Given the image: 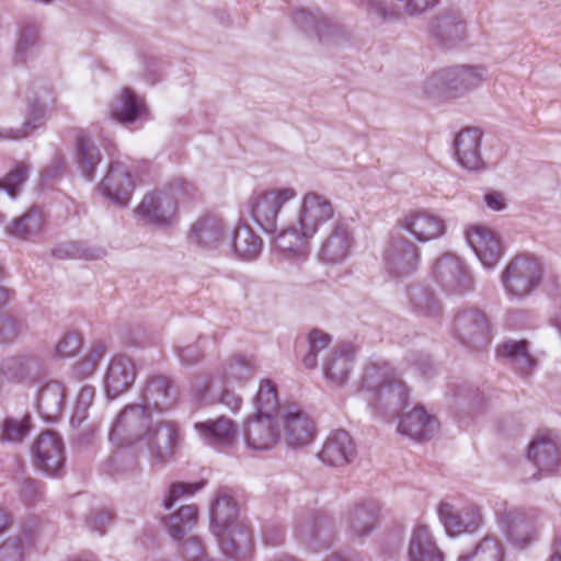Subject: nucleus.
Masks as SVG:
<instances>
[{"instance_id": "obj_63", "label": "nucleus", "mask_w": 561, "mask_h": 561, "mask_svg": "<svg viewBox=\"0 0 561 561\" xmlns=\"http://www.w3.org/2000/svg\"><path fill=\"white\" fill-rule=\"evenodd\" d=\"M19 333L15 320L11 317L0 318V342H10Z\"/></svg>"}, {"instance_id": "obj_18", "label": "nucleus", "mask_w": 561, "mask_h": 561, "mask_svg": "<svg viewBox=\"0 0 561 561\" xmlns=\"http://www.w3.org/2000/svg\"><path fill=\"white\" fill-rule=\"evenodd\" d=\"M354 238L347 224L336 221L322 241L319 259L327 264L342 263L350 254Z\"/></svg>"}, {"instance_id": "obj_47", "label": "nucleus", "mask_w": 561, "mask_h": 561, "mask_svg": "<svg viewBox=\"0 0 561 561\" xmlns=\"http://www.w3.org/2000/svg\"><path fill=\"white\" fill-rule=\"evenodd\" d=\"M78 163L82 174L92 180L96 165L101 161V153L94 144L83 135L77 137Z\"/></svg>"}, {"instance_id": "obj_62", "label": "nucleus", "mask_w": 561, "mask_h": 561, "mask_svg": "<svg viewBox=\"0 0 561 561\" xmlns=\"http://www.w3.org/2000/svg\"><path fill=\"white\" fill-rule=\"evenodd\" d=\"M66 161L61 154H56L51 163L42 172V178L45 181H53L58 179L65 171Z\"/></svg>"}, {"instance_id": "obj_27", "label": "nucleus", "mask_w": 561, "mask_h": 561, "mask_svg": "<svg viewBox=\"0 0 561 561\" xmlns=\"http://www.w3.org/2000/svg\"><path fill=\"white\" fill-rule=\"evenodd\" d=\"M438 430L436 417L426 413V411L416 407L411 412L401 415L398 431L414 440L430 439Z\"/></svg>"}, {"instance_id": "obj_9", "label": "nucleus", "mask_w": 561, "mask_h": 561, "mask_svg": "<svg viewBox=\"0 0 561 561\" xmlns=\"http://www.w3.org/2000/svg\"><path fill=\"white\" fill-rule=\"evenodd\" d=\"M435 280L448 293L461 295L472 289V278L463 262L456 255L446 253L434 264Z\"/></svg>"}, {"instance_id": "obj_34", "label": "nucleus", "mask_w": 561, "mask_h": 561, "mask_svg": "<svg viewBox=\"0 0 561 561\" xmlns=\"http://www.w3.org/2000/svg\"><path fill=\"white\" fill-rule=\"evenodd\" d=\"M496 355L506 360L518 374L528 375L536 366L526 340H508L496 348Z\"/></svg>"}, {"instance_id": "obj_21", "label": "nucleus", "mask_w": 561, "mask_h": 561, "mask_svg": "<svg viewBox=\"0 0 561 561\" xmlns=\"http://www.w3.org/2000/svg\"><path fill=\"white\" fill-rule=\"evenodd\" d=\"M284 440L291 448L309 445L316 435L313 421L299 410L288 409L282 416Z\"/></svg>"}, {"instance_id": "obj_31", "label": "nucleus", "mask_w": 561, "mask_h": 561, "mask_svg": "<svg viewBox=\"0 0 561 561\" xmlns=\"http://www.w3.org/2000/svg\"><path fill=\"white\" fill-rule=\"evenodd\" d=\"M65 387L57 380L43 385L36 398V408L39 415L47 422H56L65 407Z\"/></svg>"}, {"instance_id": "obj_61", "label": "nucleus", "mask_w": 561, "mask_h": 561, "mask_svg": "<svg viewBox=\"0 0 561 561\" xmlns=\"http://www.w3.org/2000/svg\"><path fill=\"white\" fill-rule=\"evenodd\" d=\"M178 356L183 365H194L202 358V350L197 344L176 347Z\"/></svg>"}, {"instance_id": "obj_46", "label": "nucleus", "mask_w": 561, "mask_h": 561, "mask_svg": "<svg viewBox=\"0 0 561 561\" xmlns=\"http://www.w3.org/2000/svg\"><path fill=\"white\" fill-rule=\"evenodd\" d=\"M39 30L35 22L27 21L21 25L14 54L16 64H24L33 55L39 41Z\"/></svg>"}, {"instance_id": "obj_49", "label": "nucleus", "mask_w": 561, "mask_h": 561, "mask_svg": "<svg viewBox=\"0 0 561 561\" xmlns=\"http://www.w3.org/2000/svg\"><path fill=\"white\" fill-rule=\"evenodd\" d=\"M55 257L66 259H84L98 260L101 259L105 252L102 249H94L81 242L62 243L51 250Z\"/></svg>"}, {"instance_id": "obj_58", "label": "nucleus", "mask_w": 561, "mask_h": 561, "mask_svg": "<svg viewBox=\"0 0 561 561\" xmlns=\"http://www.w3.org/2000/svg\"><path fill=\"white\" fill-rule=\"evenodd\" d=\"M204 483H184L178 482L170 486L168 496L163 501V505L167 510H170L174 503L183 495L194 494L196 491L203 488Z\"/></svg>"}, {"instance_id": "obj_40", "label": "nucleus", "mask_w": 561, "mask_h": 561, "mask_svg": "<svg viewBox=\"0 0 561 561\" xmlns=\"http://www.w3.org/2000/svg\"><path fill=\"white\" fill-rule=\"evenodd\" d=\"M226 232L224 221L216 216H206L198 219L191 229V238L203 247L217 244Z\"/></svg>"}, {"instance_id": "obj_39", "label": "nucleus", "mask_w": 561, "mask_h": 561, "mask_svg": "<svg viewBox=\"0 0 561 561\" xmlns=\"http://www.w3.org/2000/svg\"><path fill=\"white\" fill-rule=\"evenodd\" d=\"M294 22L304 31H313L321 42L337 32V25L330 22L319 9L307 10L300 9L294 14Z\"/></svg>"}, {"instance_id": "obj_10", "label": "nucleus", "mask_w": 561, "mask_h": 561, "mask_svg": "<svg viewBox=\"0 0 561 561\" xmlns=\"http://www.w3.org/2000/svg\"><path fill=\"white\" fill-rule=\"evenodd\" d=\"M34 466L49 477H60L64 472V444L53 432L38 436L34 446Z\"/></svg>"}, {"instance_id": "obj_22", "label": "nucleus", "mask_w": 561, "mask_h": 561, "mask_svg": "<svg viewBox=\"0 0 561 561\" xmlns=\"http://www.w3.org/2000/svg\"><path fill=\"white\" fill-rule=\"evenodd\" d=\"M438 515L446 533L450 536L472 533L482 522L480 510L476 506H467L457 511L451 504L444 502L438 506Z\"/></svg>"}, {"instance_id": "obj_57", "label": "nucleus", "mask_w": 561, "mask_h": 561, "mask_svg": "<svg viewBox=\"0 0 561 561\" xmlns=\"http://www.w3.org/2000/svg\"><path fill=\"white\" fill-rule=\"evenodd\" d=\"M0 561H24V543L19 537H10L0 545Z\"/></svg>"}, {"instance_id": "obj_36", "label": "nucleus", "mask_w": 561, "mask_h": 561, "mask_svg": "<svg viewBox=\"0 0 561 561\" xmlns=\"http://www.w3.org/2000/svg\"><path fill=\"white\" fill-rule=\"evenodd\" d=\"M353 354V346L351 344L336 346L324 359L323 373L325 378L337 385L343 383L351 371Z\"/></svg>"}, {"instance_id": "obj_23", "label": "nucleus", "mask_w": 561, "mask_h": 561, "mask_svg": "<svg viewBox=\"0 0 561 561\" xmlns=\"http://www.w3.org/2000/svg\"><path fill=\"white\" fill-rule=\"evenodd\" d=\"M136 378V366L134 362L125 355L114 356L106 369L104 377V387L106 396L110 399L118 397L129 389Z\"/></svg>"}, {"instance_id": "obj_12", "label": "nucleus", "mask_w": 561, "mask_h": 561, "mask_svg": "<svg viewBox=\"0 0 561 561\" xmlns=\"http://www.w3.org/2000/svg\"><path fill=\"white\" fill-rule=\"evenodd\" d=\"M456 337L463 344L479 348L489 343L486 316L478 309L459 312L454 322Z\"/></svg>"}, {"instance_id": "obj_17", "label": "nucleus", "mask_w": 561, "mask_h": 561, "mask_svg": "<svg viewBox=\"0 0 561 561\" xmlns=\"http://www.w3.org/2000/svg\"><path fill=\"white\" fill-rule=\"evenodd\" d=\"M483 133L476 127H468L458 133L454 140V151L458 163L468 171H481L485 163L481 156Z\"/></svg>"}, {"instance_id": "obj_8", "label": "nucleus", "mask_w": 561, "mask_h": 561, "mask_svg": "<svg viewBox=\"0 0 561 561\" xmlns=\"http://www.w3.org/2000/svg\"><path fill=\"white\" fill-rule=\"evenodd\" d=\"M420 249L402 234L389 238L383 251V264L387 272L394 277L411 275L417 267Z\"/></svg>"}, {"instance_id": "obj_29", "label": "nucleus", "mask_w": 561, "mask_h": 561, "mask_svg": "<svg viewBox=\"0 0 561 561\" xmlns=\"http://www.w3.org/2000/svg\"><path fill=\"white\" fill-rule=\"evenodd\" d=\"M296 221L283 224L279 233L273 240V248L286 259H301L308 255L307 240Z\"/></svg>"}, {"instance_id": "obj_26", "label": "nucleus", "mask_w": 561, "mask_h": 561, "mask_svg": "<svg viewBox=\"0 0 561 561\" xmlns=\"http://www.w3.org/2000/svg\"><path fill=\"white\" fill-rule=\"evenodd\" d=\"M430 34L442 47L451 48L466 38V24L459 13H443L432 21Z\"/></svg>"}, {"instance_id": "obj_20", "label": "nucleus", "mask_w": 561, "mask_h": 561, "mask_svg": "<svg viewBox=\"0 0 561 561\" xmlns=\"http://www.w3.org/2000/svg\"><path fill=\"white\" fill-rule=\"evenodd\" d=\"M527 457L537 468L530 479L554 473L561 466L560 448L547 436H538L530 443Z\"/></svg>"}, {"instance_id": "obj_14", "label": "nucleus", "mask_w": 561, "mask_h": 561, "mask_svg": "<svg viewBox=\"0 0 561 561\" xmlns=\"http://www.w3.org/2000/svg\"><path fill=\"white\" fill-rule=\"evenodd\" d=\"M469 245L486 268H493L504 253L497 233L489 227L474 225L466 231Z\"/></svg>"}, {"instance_id": "obj_25", "label": "nucleus", "mask_w": 561, "mask_h": 561, "mask_svg": "<svg viewBox=\"0 0 561 561\" xmlns=\"http://www.w3.org/2000/svg\"><path fill=\"white\" fill-rule=\"evenodd\" d=\"M356 456V446L344 430L332 432L325 439L319 458L327 465L340 467L350 463Z\"/></svg>"}, {"instance_id": "obj_60", "label": "nucleus", "mask_w": 561, "mask_h": 561, "mask_svg": "<svg viewBox=\"0 0 561 561\" xmlns=\"http://www.w3.org/2000/svg\"><path fill=\"white\" fill-rule=\"evenodd\" d=\"M113 520V514L107 510L93 511L87 517V525L92 530L104 533L107 525Z\"/></svg>"}, {"instance_id": "obj_3", "label": "nucleus", "mask_w": 561, "mask_h": 561, "mask_svg": "<svg viewBox=\"0 0 561 561\" xmlns=\"http://www.w3.org/2000/svg\"><path fill=\"white\" fill-rule=\"evenodd\" d=\"M192 190L193 186L184 180H173L167 187L145 195L135 214L145 224L169 227L175 220L179 199Z\"/></svg>"}, {"instance_id": "obj_51", "label": "nucleus", "mask_w": 561, "mask_h": 561, "mask_svg": "<svg viewBox=\"0 0 561 561\" xmlns=\"http://www.w3.org/2000/svg\"><path fill=\"white\" fill-rule=\"evenodd\" d=\"M410 299L414 309L424 316L437 317L440 313V306L434 293L427 287L411 288Z\"/></svg>"}, {"instance_id": "obj_2", "label": "nucleus", "mask_w": 561, "mask_h": 561, "mask_svg": "<svg viewBox=\"0 0 561 561\" xmlns=\"http://www.w3.org/2000/svg\"><path fill=\"white\" fill-rule=\"evenodd\" d=\"M367 401L376 412L398 415L408 404V388L388 363H371L363 376Z\"/></svg>"}, {"instance_id": "obj_24", "label": "nucleus", "mask_w": 561, "mask_h": 561, "mask_svg": "<svg viewBox=\"0 0 561 561\" xmlns=\"http://www.w3.org/2000/svg\"><path fill=\"white\" fill-rule=\"evenodd\" d=\"M201 438L216 449H227L237 440V427L232 420L219 416L216 420H207L195 424Z\"/></svg>"}, {"instance_id": "obj_35", "label": "nucleus", "mask_w": 561, "mask_h": 561, "mask_svg": "<svg viewBox=\"0 0 561 561\" xmlns=\"http://www.w3.org/2000/svg\"><path fill=\"white\" fill-rule=\"evenodd\" d=\"M110 112L112 118L118 123L131 124L142 116L146 112V105L133 90L124 88L112 102Z\"/></svg>"}, {"instance_id": "obj_53", "label": "nucleus", "mask_w": 561, "mask_h": 561, "mask_svg": "<svg viewBox=\"0 0 561 561\" xmlns=\"http://www.w3.org/2000/svg\"><path fill=\"white\" fill-rule=\"evenodd\" d=\"M30 164L24 161H19L14 167L0 180V190H3L12 198L16 197L23 183L26 181Z\"/></svg>"}, {"instance_id": "obj_45", "label": "nucleus", "mask_w": 561, "mask_h": 561, "mask_svg": "<svg viewBox=\"0 0 561 561\" xmlns=\"http://www.w3.org/2000/svg\"><path fill=\"white\" fill-rule=\"evenodd\" d=\"M45 116V106L37 102V100L30 101L25 113V121L23 127L19 129L7 128L0 130V139L19 140L28 136Z\"/></svg>"}, {"instance_id": "obj_30", "label": "nucleus", "mask_w": 561, "mask_h": 561, "mask_svg": "<svg viewBox=\"0 0 561 561\" xmlns=\"http://www.w3.org/2000/svg\"><path fill=\"white\" fill-rule=\"evenodd\" d=\"M408 561H444V554L427 526L419 525L412 530Z\"/></svg>"}, {"instance_id": "obj_33", "label": "nucleus", "mask_w": 561, "mask_h": 561, "mask_svg": "<svg viewBox=\"0 0 561 561\" xmlns=\"http://www.w3.org/2000/svg\"><path fill=\"white\" fill-rule=\"evenodd\" d=\"M150 455L160 462L168 461L175 449L178 433L170 424H159L144 436Z\"/></svg>"}, {"instance_id": "obj_54", "label": "nucleus", "mask_w": 561, "mask_h": 561, "mask_svg": "<svg viewBox=\"0 0 561 561\" xmlns=\"http://www.w3.org/2000/svg\"><path fill=\"white\" fill-rule=\"evenodd\" d=\"M28 360L11 357L0 362V382L21 381L28 376Z\"/></svg>"}, {"instance_id": "obj_56", "label": "nucleus", "mask_w": 561, "mask_h": 561, "mask_svg": "<svg viewBox=\"0 0 561 561\" xmlns=\"http://www.w3.org/2000/svg\"><path fill=\"white\" fill-rule=\"evenodd\" d=\"M106 352L107 347L103 342L93 343L89 353L76 364L77 374L83 378L91 376Z\"/></svg>"}, {"instance_id": "obj_38", "label": "nucleus", "mask_w": 561, "mask_h": 561, "mask_svg": "<svg viewBox=\"0 0 561 561\" xmlns=\"http://www.w3.org/2000/svg\"><path fill=\"white\" fill-rule=\"evenodd\" d=\"M43 226V211L39 207L33 206L23 215L13 219L7 227V232L14 238L30 240L41 233Z\"/></svg>"}, {"instance_id": "obj_1", "label": "nucleus", "mask_w": 561, "mask_h": 561, "mask_svg": "<svg viewBox=\"0 0 561 561\" xmlns=\"http://www.w3.org/2000/svg\"><path fill=\"white\" fill-rule=\"evenodd\" d=\"M210 524L225 556L245 561L252 553L253 539L249 526L238 518V506L229 495H219L210 510Z\"/></svg>"}, {"instance_id": "obj_15", "label": "nucleus", "mask_w": 561, "mask_h": 561, "mask_svg": "<svg viewBox=\"0 0 561 561\" xmlns=\"http://www.w3.org/2000/svg\"><path fill=\"white\" fill-rule=\"evenodd\" d=\"M399 222L419 242L442 238L447 230L442 217L425 209L411 210Z\"/></svg>"}, {"instance_id": "obj_42", "label": "nucleus", "mask_w": 561, "mask_h": 561, "mask_svg": "<svg viewBox=\"0 0 561 561\" xmlns=\"http://www.w3.org/2000/svg\"><path fill=\"white\" fill-rule=\"evenodd\" d=\"M255 366L251 358L243 355H233L221 368V378L225 385H242L254 374Z\"/></svg>"}, {"instance_id": "obj_19", "label": "nucleus", "mask_w": 561, "mask_h": 561, "mask_svg": "<svg viewBox=\"0 0 561 561\" xmlns=\"http://www.w3.org/2000/svg\"><path fill=\"white\" fill-rule=\"evenodd\" d=\"M99 188L114 204L126 206L134 188L127 167L119 161L112 162Z\"/></svg>"}, {"instance_id": "obj_64", "label": "nucleus", "mask_w": 561, "mask_h": 561, "mask_svg": "<svg viewBox=\"0 0 561 561\" xmlns=\"http://www.w3.org/2000/svg\"><path fill=\"white\" fill-rule=\"evenodd\" d=\"M20 493L26 501L32 502L41 494V483L32 478H24Z\"/></svg>"}, {"instance_id": "obj_6", "label": "nucleus", "mask_w": 561, "mask_h": 561, "mask_svg": "<svg viewBox=\"0 0 561 561\" xmlns=\"http://www.w3.org/2000/svg\"><path fill=\"white\" fill-rule=\"evenodd\" d=\"M296 195V191L290 187L255 193L249 203L253 220L265 232L275 233L278 214Z\"/></svg>"}, {"instance_id": "obj_55", "label": "nucleus", "mask_w": 561, "mask_h": 561, "mask_svg": "<svg viewBox=\"0 0 561 561\" xmlns=\"http://www.w3.org/2000/svg\"><path fill=\"white\" fill-rule=\"evenodd\" d=\"M30 430V416L22 419L7 417L2 424L1 440L20 443L24 439Z\"/></svg>"}, {"instance_id": "obj_4", "label": "nucleus", "mask_w": 561, "mask_h": 561, "mask_svg": "<svg viewBox=\"0 0 561 561\" xmlns=\"http://www.w3.org/2000/svg\"><path fill=\"white\" fill-rule=\"evenodd\" d=\"M484 79L485 69L481 66L455 65L434 71L424 81L423 89L428 95L458 98L478 88Z\"/></svg>"}, {"instance_id": "obj_13", "label": "nucleus", "mask_w": 561, "mask_h": 561, "mask_svg": "<svg viewBox=\"0 0 561 561\" xmlns=\"http://www.w3.org/2000/svg\"><path fill=\"white\" fill-rule=\"evenodd\" d=\"M150 413L145 404L127 405L112 426L110 438L122 437L129 442L141 440L149 428Z\"/></svg>"}, {"instance_id": "obj_16", "label": "nucleus", "mask_w": 561, "mask_h": 561, "mask_svg": "<svg viewBox=\"0 0 561 561\" xmlns=\"http://www.w3.org/2000/svg\"><path fill=\"white\" fill-rule=\"evenodd\" d=\"M247 446L253 450H268L280 438L278 422L274 415H257L249 419L244 427Z\"/></svg>"}, {"instance_id": "obj_37", "label": "nucleus", "mask_w": 561, "mask_h": 561, "mask_svg": "<svg viewBox=\"0 0 561 561\" xmlns=\"http://www.w3.org/2000/svg\"><path fill=\"white\" fill-rule=\"evenodd\" d=\"M145 405H152L158 411L168 409L173 402L171 380L163 375L148 378L141 393Z\"/></svg>"}, {"instance_id": "obj_32", "label": "nucleus", "mask_w": 561, "mask_h": 561, "mask_svg": "<svg viewBox=\"0 0 561 561\" xmlns=\"http://www.w3.org/2000/svg\"><path fill=\"white\" fill-rule=\"evenodd\" d=\"M380 505L369 500L356 504L348 512V531L352 537L362 538L371 534L378 524Z\"/></svg>"}, {"instance_id": "obj_44", "label": "nucleus", "mask_w": 561, "mask_h": 561, "mask_svg": "<svg viewBox=\"0 0 561 561\" xmlns=\"http://www.w3.org/2000/svg\"><path fill=\"white\" fill-rule=\"evenodd\" d=\"M198 511L195 505H183L171 514L167 522V530L174 540H181L193 528Z\"/></svg>"}, {"instance_id": "obj_7", "label": "nucleus", "mask_w": 561, "mask_h": 561, "mask_svg": "<svg viewBox=\"0 0 561 561\" xmlns=\"http://www.w3.org/2000/svg\"><path fill=\"white\" fill-rule=\"evenodd\" d=\"M297 539L313 551L328 549L336 537L334 519L323 512L301 515L295 530Z\"/></svg>"}, {"instance_id": "obj_59", "label": "nucleus", "mask_w": 561, "mask_h": 561, "mask_svg": "<svg viewBox=\"0 0 561 561\" xmlns=\"http://www.w3.org/2000/svg\"><path fill=\"white\" fill-rule=\"evenodd\" d=\"M81 336L78 333H66L56 345V355L60 358L75 356L81 348Z\"/></svg>"}, {"instance_id": "obj_41", "label": "nucleus", "mask_w": 561, "mask_h": 561, "mask_svg": "<svg viewBox=\"0 0 561 561\" xmlns=\"http://www.w3.org/2000/svg\"><path fill=\"white\" fill-rule=\"evenodd\" d=\"M232 249L242 260L255 259L262 249V240L249 226H238L232 234Z\"/></svg>"}, {"instance_id": "obj_43", "label": "nucleus", "mask_w": 561, "mask_h": 561, "mask_svg": "<svg viewBox=\"0 0 561 561\" xmlns=\"http://www.w3.org/2000/svg\"><path fill=\"white\" fill-rule=\"evenodd\" d=\"M359 9L379 23H393L400 21L404 14L403 10L396 3L387 0H356Z\"/></svg>"}, {"instance_id": "obj_48", "label": "nucleus", "mask_w": 561, "mask_h": 561, "mask_svg": "<svg viewBox=\"0 0 561 561\" xmlns=\"http://www.w3.org/2000/svg\"><path fill=\"white\" fill-rule=\"evenodd\" d=\"M254 404L257 415H274L277 412L279 405L277 389L272 380L261 381Z\"/></svg>"}, {"instance_id": "obj_50", "label": "nucleus", "mask_w": 561, "mask_h": 561, "mask_svg": "<svg viewBox=\"0 0 561 561\" xmlns=\"http://www.w3.org/2000/svg\"><path fill=\"white\" fill-rule=\"evenodd\" d=\"M306 340L308 343V351L302 356L301 362L306 368L312 369L318 365V354L330 345L332 337L330 334L319 329H312L308 333Z\"/></svg>"}, {"instance_id": "obj_28", "label": "nucleus", "mask_w": 561, "mask_h": 561, "mask_svg": "<svg viewBox=\"0 0 561 561\" xmlns=\"http://www.w3.org/2000/svg\"><path fill=\"white\" fill-rule=\"evenodd\" d=\"M499 519L508 539L518 548L527 547L536 538L534 526L522 511L504 510L499 513Z\"/></svg>"}, {"instance_id": "obj_11", "label": "nucleus", "mask_w": 561, "mask_h": 561, "mask_svg": "<svg viewBox=\"0 0 561 561\" xmlns=\"http://www.w3.org/2000/svg\"><path fill=\"white\" fill-rule=\"evenodd\" d=\"M334 208L332 203L322 195L309 192L304 196L301 207L295 218L299 229L306 237H312L318 228L332 219Z\"/></svg>"}, {"instance_id": "obj_52", "label": "nucleus", "mask_w": 561, "mask_h": 561, "mask_svg": "<svg viewBox=\"0 0 561 561\" xmlns=\"http://www.w3.org/2000/svg\"><path fill=\"white\" fill-rule=\"evenodd\" d=\"M458 561H503V551L496 539L486 537L471 553L460 556Z\"/></svg>"}, {"instance_id": "obj_5", "label": "nucleus", "mask_w": 561, "mask_h": 561, "mask_svg": "<svg viewBox=\"0 0 561 561\" xmlns=\"http://www.w3.org/2000/svg\"><path fill=\"white\" fill-rule=\"evenodd\" d=\"M542 266L537 259L516 256L505 267L502 284L506 293L516 298L530 295L541 283Z\"/></svg>"}]
</instances>
